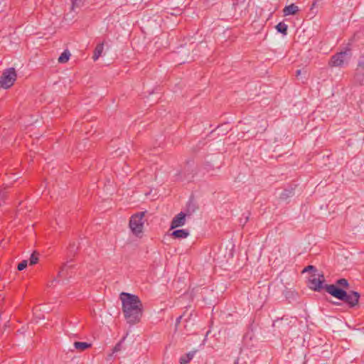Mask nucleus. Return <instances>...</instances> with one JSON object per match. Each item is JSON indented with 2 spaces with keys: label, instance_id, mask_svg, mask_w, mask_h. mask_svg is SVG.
Instances as JSON below:
<instances>
[{
  "label": "nucleus",
  "instance_id": "obj_8",
  "mask_svg": "<svg viewBox=\"0 0 364 364\" xmlns=\"http://www.w3.org/2000/svg\"><path fill=\"white\" fill-rule=\"evenodd\" d=\"M359 297L360 295L358 292L352 291L348 294L346 293L345 299L343 300L348 303L350 306H353L358 304Z\"/></svg>",
  "mask_w": 364,
  "mask_h": 364
},
{
  "label": "nucleus",
  "instance_id": "obj_19",
  "mask_svg": "<svg viewBox=\"0 0 364 364\" xmlns=\"http://www.w3.org/2000/svg\"><path fill=\"white\" fill-rule=\"evenodd\" d=\"M337 284L341 287H347L348 284L346 279H341L337 281Z\"/></svg>",
  "mask_w": 364,
  "mask_h": 364
},
{
  "label": "nucleus",
  "instance_id": "obj_11",
  "mask_svg": "<svg viewBox=\"0 0 364 364\" xmlns=\"http://www.w3.org/2000/svg\"><path fill=\"white\" fill-rule=\"evenodd\" d=\"M73 346L77 351L82 352L89 348L91 346V344L86 342L77 341L74 343Z\"/></svg>",
  "mask_w": 364,
  "mask_h": 364
},
{
  "label": "nucleus",
  "instance_id": "obj_1",
  "mask_svg": "<svg viewBox=\"0 0 364 364\" xmlns=\"http://www.w3.org/2000/svg\"><path fill=\"white\" fill-rule=\"evenodd\" d=\"M122 311L127 323L134 324L139 322L143 312V305L139 298L129 293L122 292L119 296Z\"/></svg>",
  "mask_w": 364,
  "mask_h": 364
},
{
  "label": "nucleus",
  "instance_id": "obj_18",
  "mask_svg": "<svg viewBox=\"0 0 364 364\" xmlns=\"http://www.w3.org/2000/svg\"><path fill=\"white\" fill-rule=\"evenodd\" d=\"M27 264H28L27 260L22 261L18 265V270L21 271V270L24 269L27 267Z\"/></svg>",
  "mask_w": 364,
  "mask_h": 364
},
{
  "label": "nucleus",
  "instance_id": "obj_14",
  "mask_svg": "<svg viewBox=\"0 0 364 364\" xmlns=\"http://www.w3.org/2000/svg\"><path fill=\"white\" fill-rule=\"evenodd\" d=\"M287 25L283 22H280L276 26V29L277 30V31L282 33L284 35H287Z\"/></svg>",
  "mask_w": 364,
  "mask_h": 364
},
{
  "label": "nucleus",
  "instance_id": "obj_23",
  "mask_svg": "<svg viewBox=\"0 0 364 364\" xmlns=\"http://www.w3.org/2000/svg\"><path fill=\"white\" fill-rule=\"evenodd\" d=\"M63 275H64V273H63V270H62V271H60V272L58 273V277H63Z\"/></svg>",
  "mask_w": 364,
  "mask_h": 364
},
{
  "label": "nucleus",
  "instance_id": "obj_16",
  "mask_svg": "<svg viewBox=\"0 0 364 364\" xmlns=\"http://www.w3.org/2000/svg\"><path fill=\"white\" fill-rule=\"evenodd\" d=\"M84 0H71L72 9L74 10L76 8H79L82 6Z\"/></svg>",
  "mask_w": 364,
  "mask_h": 364
},
{
  "label": "nucleus",
  "instance_id": "obj_10",
  "mask_svg": "<svg viewBox=\"0 0 364 364\" xmlns=\"http://www.w3.org/2000/svg\"><path fill=\"white\" fill-rule=\"evenodd\" d=\"M104 51V43H99L95 50H94V53H93V56H92V59L93 60L96 61L99 59V58L102 55V53Z\"/></svg>",
  "mask_w": 364,
  "mask_h": 364
},
{
  "label": "nucleus",
  "instance_id": "obj_12",
  "mask_svg": "<svg viewBox=\"0 0 364 364\" xmlns=\"http://www.w3.org/2000/svg\"><path fill=\"white\" fill-rule=\"evenodd\" d=\"M172 235L176 238H186L189 232L186 230H176L172 232Z\"/></svg>",
  "mask_w": 364,
  "mask_h": 364
},
{
  "label": "nucleus",
  "instance_id": "obj_9",
  "mask_svg": "<svg viewBox=\"0 0 364 364\" xmlns=\"http://www.w3.org/2000/svg\"><path fill=\"white\" fill-rule=\"evenodd\" d=\"M299 11V7L294 4H291V5L287 6L284 8L283 13L284 16L295 15Z\"/></svg>",
  "mask_w": 364,
  "mask_h": 364
},
{
  "label": "nucleus",
  "instance_id": "obj_21",
  "mask_svg": "<svg viewBox=\"0 0 364 364\" xmlns=\"http://www.w3.org/2000/svg\"><path fill=\"white\" fill-rule=\"evenodd\" d=\"M58 282V281L56 279H53V280L51 282V283H50V287H52V286H53V287H54V286H55V285H54V283H55V282Z\"/></svg>",
  "mask_w": 364,
  "mask_h": 364
},
{
  "label": "nucleus",
  "instance_id": "obj_6",
  "mask_svg": "<svg viewBox=\"0 0 364 364\" xmlns=\"http://www.w3.org/2000/svg\"><path fill=\"white\" fill-rule=\"evenodd\" d=\"M326 291L336 299L343 300L346 296V291L338 288L335 284L326 285Z\"/></svg>",
  "mask_w": 364,
  "mask_h": 364
},
{
  "label": "nucleus",
  "instance_id": "obj_17",
  "mask_svg": "<svg viewBox=\"0 0 364 364\" xmlns=\"http://www.w3.org/2000/svg\"><path fill=\"white\" fill-rule=\"evenodd\" d=\"M38 257L36 255V252H33L30 257L29 263L31 265H33V264H36L38 262Z\"/></svg>",
  "mask_w": 364,
  "mask_h": 364
},
{
  "label": "nucleus",
  "instance_id": "obj_4",
  "mask_svg": "<svg viewBox=\"0 0 364 364\" xmlns=\"http://www.w3.org/2000/svg\"><path fill=\"white\" fill-rule=\"evenodd\" d=\"M324 281L323 275L318 272H315L309 279V287L311 289L318 291L322 288Z\"/></svg>",
  "mask_w": 364,
  "mask_h": 364
},
{
  "label": "nucleus",
  "instance_id": "obj_5",
  "mask_svg": "<svg viewBox=\"0 0 364 364\" xmlns=\"http://www.w3.org/2000/svg\"><path fill=\"white\" fill-rule=\"evenodd\" d=\"M350 58V54L347 52H341L331 58L330 65L331 66L338 67L347 64Z\"/></svg>",
  "mask_w": 364,
  "mask_h": 364
},
{
  "label": "nucleus",
  "instance_id": "obj_3",
  "mask_svg": "<svg viewBox=\"0 0 364 364\" xmlns=\"http://www.w3.org/2000/svg\"><path fill=\"white\" fill-rule=\"evenodd\" d=\"M144 213H139L134 215L129 220V227L132 232L136 236H139L144 229Z\"/></svg>",
  "mask_w": 364,
  "mask_h": 364
},
{
  "label": "nucleus",
  "instance_id": "obj_22",
  "mask_svg": "<svg viewBox=\"0 0 364 364\" xmlns=\"http://www.w3.org/2000/svg\"><path fill=\"white\" fill-rule=\"evenodd\" d=\"M314 269V267H313V266H309V267H307L304 270V271H307V270H309V269Z\"/></svg>",
  "mask_w": 364,
  "mask_h": 364
},
{
  "label": "nucleus",
  "instance_id": "obj_24",
  "mask_svg": "<svg viewBox=\"0 0 364 364\" xmlns=\"http://www.w3.org/2000/svg\"><path fill=\"white\" fill-rule=\"evenodd\" d=\"M301 74V70H298L296 71V75L299 76V75Z\"/></svg>",
  "mask_w": 364,
  "mask_h": 364
},
{
  "label": "nucleus",
  "instance_id": "obj_13",
  "mask_svg": "<svg viewBox=\"0 0 364 364\" xmlns=\"http://www.w3.org/2000/svg\"><path fill=\"white\" fill-rule=\"evenodd\" d=\"M195 355V352H189L180 358V363L181 364H186L192 360Z\"/></svg>",
  "mask_w": 364,
  "mask_h": 364
},
{
  "label": "nucleus",
  "instance_id": "obj_20",
  "mask_svg": "<svg viewBox=\"0 0 364 364\" xmlns=\"http://www.w3.org/2000/svg\"><path fill=\"white\" fill-rule=\"evenodd\" d=\"M119 350H120V343H118L117 345H116V346L114 348V350H113L114 353L117 352Z\"/></svg>",
  "mask_w": 364,
  "mask_h": 364
},
{
  "label": "nucleus",
  "instance_id": "obj_2",
  "mask_svg": "<svg viewBox=\"0 0 364 364\" xmlns=\"http://www.w3.org/2000/svg\"><path fill=\"white\" fill-rule=\"evenodd\" d=\"M17 74L14 68L5 69L0 76V87L4 89L10 88L15 82Z\"/></svg>",
  "mask_w": 364,
  "mask_h": 364
},
{
  "label": "nucleus",
  "instance_id": "obj_15",
  "mask_svg": "<svg viewBox=\"0 0 364 364\" xmlns=\"http://www.w3.org/2000/svg\"><path fill=\"white\" fill-rule=\"evenodd\" d=\"M70 56V52L65 50L63 53H61V55L58 58V62L61 63H65L69 60Z\"/></svg>",
  "mask_w": 364,
  "mask_h": 364
},
{
  "label": "nucleus",
  "instance_id": "obj_7",
  "mask_svg": "<svg viewBox=\"0 0 364 364\" xmlns=\"http://www.w3.org/2000/svg\"><path fill=\"white\" fill-rule=\"evenodd\" d=\"M186 223V215L181 212L176 215L171 222V228L174 229L178 227H181L185 225Z\"/></svg>",
  "mask_w": 364,
  "mask_h": 364
}]
</instances>
